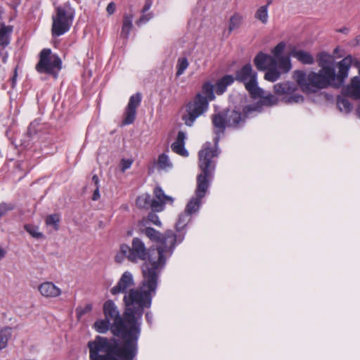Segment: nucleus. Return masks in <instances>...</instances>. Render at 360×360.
Returning a JSON list of instances; mask_svg holds the SVG:
<instances>
[{
    "label": "nucleus",
    "instance_id": "obj_1",
    "mask_svg": "<svg viewBox=\"0 0 360 360\" xmlns=\"http://www.w3.org/2000/svg\"><path fill=\"white\" fill-rule=\"evenodd\" d=\"M105 318L112 323L110 331L114 336L120 337L122 342L115 338L109 341L106 338L96 336L94 341L88 343L91 360H133L138 352L136 333H129L131 324H127L124 315H120L115 302L108 300L103 306Z\"/></svg>",
    "mask_w": 360,
    "mask_h": 360
},
{
    "label": "nucleus",
    "instance_id": "obj_2",
    "mask_svg": "<svg viewBox=\"0 0 360 360\" xmlns=\"http://www.w3.org/2000/svg\"><path fill=\"white\" fill-rule=\"evenodd\" d=\"M141 270L143 280L140 286L130 289L123 297L125 321L127 324H131L129 333L135 332L139 337L144 310L151 306L161 272L157 271V266H150L149 264H143Z\"/></svg>",
    "mask_w": 360,
    "mask_h": 360
},
{
    "label": "nucleus",
    "instance_id": "obj_3",
    "mask_svg": "<svg viewBox=\"0 0 360 360\" xmlns=\"http://www.w3.org/2000/svg\"><path fill=\"white\" fill-rule=\"evenodd\" d=\"M352 61L351 56L340 60L338 64V74L321 69L317 72H311L308 75L302 70H295L293 72V79L302 91L306 93H316L328 86L338 88L347 77Z\"/></svg>",
    "mask_w": 360,
    "mask_h": 360
},
{
    "label": "nucleus",
    "instance_id": "obj_4",
    "mask_svg": "<svg viewBox=\"0 0 360 360\" xmlns=\"http://www.w3.org/2000/svg\"><path fill=\"white\" fill-rule=\"evenodd\" d=\"M144 233L151 240L160 243V245L155 249L149 250L148 262H145L143 264L157 266V271H161L165 266L167 259L172 255L176 243H181L184 235L179 233L176 236L172 230H167L162 234L151 227H146Z\"/></svg>",
    "mask_w": 360,
    "mask_h": 360
},
{
    "label": "nucleus",
    "instance_id": "obj_5",
    "mask_svg": "<svg viewBox=\"0 0 360 360\" xmlns=\"http://www.w3.org/2000/svg\"><path fill=\"white\" fill-rule=\"evenodd\" d=\"M198 156V165L201 172L197 176L195 195L188 201L185 208V210L191 214L197 212L200 209L201 200L205 197L209 188L210 181L212 178L215 167L212 158L217 156V150H210L207 146L199 151Z\"/></svg>",
    "mask_w": 360,
    "mask_h": 360
},
{
    "label": "nucleus",
    "instance_id": "obj_6",
    "mask_svg": "<svg viewBox=\"0 0 360 360\" xmlns=\"http://www.w3.org/2000/svg\"><path fill=\"white\" fill-rule=\"evenodd\" d=\"M245 116H243L240 112L234 110H226L218 113H214L212 116V122L214 128V133L217 136L214 138L215 149L210 148V143H206L205 147H209L212 150H217V144L219 140V136L224 134L226 127L238 129L243 126Z\"/></svg>",
    "mask_w": 360,
    "mask_h": 360
},
{
    "label": "nucleus",
    "instance_id": "obj_7",
    "mask_svg": "<svg viewBox=\"0 0 360 360\" xmlns=\"http://www.w3.org/2000/svg\"><path fill=\"white\" fill-rule=\"evenodd\" d=\"M235 79L245 85L252 97L262 96L263 89L258 86L257 73L253 70L250 63L245 64L236 72Z\"/></svg>",
    "mask_w": 360,
    "mask_h": 360
},
{
    "label": "nucleus",
    "instance_id": "obj_8",
    "mask_svg": "<svg viewBox=\"0 0 360 360\" xmlns=\"http://www.w3.org/2000/svg\"><path fill=\"white\" fill-rule=\"evenodd\" d=\"M208 108L207 99L202 94H197L186 106V113L182 117L185 124L191 127L198 117L207 112Z\"/></svg>",
    "mask_w": 360,
    "mask_h": 360
},
{
    "label": "nucleus",
    "instance_id": "obj_9",
    "mask_svg": "<svg viewBox=\"0 0 360 360\" xmlns=\"http://www.w3.org/2000/svg\"><path fill=\"white\" fill-rule=\"evenodd\" d=\"M61 59L56 55H51L49 49H44L39 54V61L36 65V70L40 73H47L56 76L55 70L61 69Z\"/></svg>",
    "mask_w": 360,
    "mask_h": 360
},
{
    "label": "nucleus",
    "instance_id": "obj_10",
    "mask_svg": "<svg viewBox=\"0 0 360 360\" xmlns=\"http://www.w3.org/2000/svg\"><path fill=\"white\" fill-rule=\"evenodd\" d=\"M120 251L131 262L148 259L149 250L148 251L144 243L139 238H133L131 247L126 244L121 245Z\"/></svg>",
    "mask_w": 360,
    "mask_h": 360
},
{
    "label": "nucleus",
    "instance_id": "obj_11",
    "mask_svg": "<svg viewBox=\"0 0 360 360\" xmlns=\"http://www.w3.org/2000/svg\"><path fill=\"white\" fill-rule=\"evenodd\" d=\"M297 85L290 82L278 83L274 85V90L277 95L287 96L285 102L288 103H300L304 101V97L299 94H294L297 89Z\"/></svg>",
    "mask_w": 360,
    "mask_h": 360
},
{
    "label": "nucleus",
    "instance_id": "obj_12",
    "mask_svg": "<svg viewBox=\"0 0 360 360\" xmlns=\"http://www.w3.org/2000/svg\"><path fill=\"white\" fill-rule=\"evenodd\" d=\"M52 24L53 37H59L63 34L68 30V13L65 8L58 6L56 8V15H53Z\"/></svg>",
    "mask_w": 360,
    "mask_h": 360
},
{
    "label": "nucleus",
    "instance_id": "obj_13",
    "mask_svg": "<svg viewBox=\"0 0 360 360\" xmlns=\"http://www.w3.org/2000/svg\"><path fill=\"white\" fill-rule=\"evenodd\" d=\"M141 101V95L140 93H136L130 96L129 103L125 108L124 117L122 121L124 124H131L134 122L136 108L140 105Z\"/></svg>",
    "mask_w": 360,
    "mask_h": 360
},
{
    "label": "nucleus",
    "instance_id": "obj_14",
    "mask_svg": "<svg viewBox=\"0 0 360 360\" xmlns=\"http://www.w3.org/2000/svg\"><path fill=\"white\" fill-rule=\"evenodd\" d=\"M154 195L155 198L153 199L152 210L155 212L163 210L165 204H172L174 202V199L165 195L162 189L159 186L155 188Z\"/></svg>",
    "mask_w": 360,
    "mask_h": 360
},
{
    "label": "nucleus",
    "instance_id": "obj_15",
    "mask_svg": "<svg viewBox=\"0 0 360 360\" xmlns=\"http://www.w3.org/2000/svg\"><path fill=\"white\" fill-rule=\"evenodd\" d=\"M133 275L129 271H125L118 281L117 283L111 288L110 292L113 295L126 293L127 290L134 285Z\"/></svg>",
    "mask_w": 360,
    "mask_h": 360
},
{
    "label": "nucleus",
    "instance_id": "obj_16",
    "mask_svg": "<svg viewBox=\"0 0 360 360\" xmlns=\"http://www.w3.org/2000/svg\"><path fill=\"white\" fill-rule=\"evenodd\" d=\"M342 93L353 99H360V79L358 77H353L350 83L342 88Z\"/></svg>",
    "mask_w": 360,
    "mask_h": 360
},
{
    "label": "nucleus",
    "instance_id": "obj_17",
    "mask_svg": "<svg viewBox=\"0 0 360 360\" xmlns=\"http://www.w3.org/2000/svg\"><path fill=\"white\" fill-rule=\"evenodd\" d=\"M276 60L273 56L260 52L255 56L254 63L259 70H265Z\"/></svg>",
    "mask_w": 360,
    "mask_h": 360
},
{
    "label": "nucleus",
    "instance_id": "obj_18",
    "mask_svg": "<svg viewBox=\"0 0 360 360\" xmlns=\"http://www.w3.org/2000/svg\"><path fill=\"white\" fill-rule=\"evenodd\" d=\"M318 64L321 70L335 72V60L332 56L322 52L318 56Z\"/></svg>",
    "mask_w": 360,
    "mask_h": 360
},
{
    "label": "nucleus",
    "instance_id": "obj_19",
    "mask_svg": "<svg viewBox=\"0 0 360 360\" xmlns=\"http://www.w3.org/2000/svg\"><path fill=\"white\" fill-rule=\"evenodd\" d=\"M185 139L186 134L182 131H179L176 141L172 144L171 148L174 153L181 156L187 157L188 155V152L184 147Z\"/></svg>",
    "mask_w": 360,
    "mask_h": 360
},
{
    "label": "nucleus",
    "instance_id": "obj_20",
    "mask_svg": "<svg viewBox=\"0 0 360 360\" xmlns=\"http://www.w3.org/2000/svg\"><path fill=\"white\" fill-rule=\"evenodd\" d=\"M39 290L42 296L56 297L60 295L61 290L52 282H44L39 286Z\"/></svg>",
    "mask_w": 360,
    "mask_h": 360
},
{
    "label": "nucleus",
    "instance_id": "obj_21",
    "mask_svg": "<svg viewBox=\"0 0 360 360\" xmlns=\"http://www.w3.org/2000/svg\"><path fill=\"white\" fill-rule=\"evenodd\" d=\"M290 56L304 65H311L314 63V57L307 51L294 49L290 52Z\"/></svg>",
    "mask_w": 360,
    "mask_h": 360
},
{
    "label": "nucleus",
    "instance_id": "obj_22",
    "mask_svg": "<svg viewBox=\"0 0 360 360\" xmlns=\"http://www.w3.org/2000/svg\"><path fill=\"white\" fill-rule=\"evenodd\" d=\"M133 18L134 15L131 13L124 14L120 36L125 39L129 38V33L132 30Z\"/></svg>",
    "mask_w": 360,
    "mask_h": 360
},
{
    "label": "nucleus",
    "instance_id": "obj_23",
    "mask_svg": "<svg viewBox=\"0 0 360 360\" xmlns=\"http://www.w3.org/2000/svg\"><path fill=\"white\" fill-rule=\"evenodd\" d=\"M234 82V77L232 75H226L219 79L215 84V92L218 95L223 94L227 86L232 84Z\"/></svg>",
    "mask_w": 360,
    "mask_h": 360
},
{
    "label": "nucleus",
    "instance_id": "obj_24",
    "mask_svg": "<svg viewBox=\"0 0 360 360\" xmlns=\"http://www.w3.org/2000/svg\"><path fill=\"white\" fill-rule=\"evenodd\" d=\"M13 32V26L1 25L0 29V46H7L10 43L9 34Z\"/></svg>",
    "mask_w": 360,
    "mask_h": 360
},
{
    "label": "nucleus",
    "instance_id": "obj_25",
    "mask_svg": "<svg viewBox=\"0 0 360 360\" xmlns=\"http://www.w3.org/2000/svg\"><path fill=\"white\" fill-rule=\"evenodd\" d=\"M266 70V72L264 75V79L266 80L274 82L279 79L281 72L277 68V60L274 65H271Z\"/></svg>",
    "mask_w": 360,
    "mask_h": 360
},
{
    "label": "nucleus",
    "instance_id": "obj_26",
    "mask_svg": "<svg viewBox=\"0 0 360 360\" xmlns=\"http://www.w3.org/2000/svg\"><path fill=\"white\" fill-rule=\"evenodd\" d=\"M347 97L346 95L342 94L337 98V106L341 112L345 113H349L352 110V105Z\"/></svg>",
    "mask_w": 360,
    "mask_h": 360
},
{
    "label": "nucleus",
    "instance_id": "obj_27",
    "mask_svg": "<svg viewBox=\"0 0 360 360\" xmlns=\"http://www.w3.org/2000/svg\"><path fill=\"white\" fill-rule=\"evenodd\" d=\"M214 87V85L210 82H206L203 84L201 91L198 94H202V95L207 99V102L209 103L215 98Z\"/></svg>",
    "mask_w": 360,
    "mask_h": 360
},
{
    "label": "nucleus",
    "instance_id": "obj_28",
    "mask_svg": "<svg viewBox=\"0 0 360 360\" xmlns=\"http://www.w3.org/2000/svg\"><path fill=\"white\" fill-rule=\"evenodd\" d=\"M191 214L187 212L186 210L179 215L178 220L176 224V230L180 233L191 221Z\"/></svg>",
    "mask_w": 360,
    "mask_h": 360
},
{
    "label": "nucleus",
    "instance_id": "obj_29",
    "mask_svg": "<svg viewBox=\"0 0 360 360\" xmlns=\"http://www.w3.org/2000/svg\"><path fill=\"white\" fill-rule=\"evenodd\" d=\"M153 199L148 193H144L139 196L136 200V205L140 208H149L152 209Z\"/></svg>",
    "mask_w": 360,
    "mask_h": 360
},
{
    "label": "nucleus",
    "instance_id": "obj_30",
    "mask_svg": "<svg viewBox=\"0 0 360 360\" xmlns=\"http://www.w3.org/2000/svg\"><path fill=\"white\" fill-rule=\"evenodd\" d=\"M94 328L99 333H105L110 330V321L106 318L98 319L94 323Z\"/></svg>",
    "mask_w": 360,
    "mask_h": 360
},
{
    "label": "nucleus",
    "instance_id": "obj_31",
    "mask_svg": "<svg viewBox=\"0 0 360 360\" xmlns=\"http://www.w3.org/2000/svg\"><path fill=\"white\" fill-rule=\"evenodd\" d=\"M255 18L261 21L263 24H266L268 22V5L260 6L255 12Z\"/></svg>",
    "mask_w": 360,
    "mask_h": 360
},
{
    "label": "nucleus",
    "instance_id": "obj_32",
    "mask_svg": "<svg viewBox=\"0 0 360 360\" xmlns=\"http://www.w3.org/2000/svg\"><path fill=\"white\" fill-rule=\"evenodd\" d=\"M277 68L281 70V72L286 73L291 69V63L289 57L281 56L277 58Z\"/></svg>",
    "mask_w": 360,
    "mask_h": 360
},
{
    "label": "nucleus",
    "instance_id": "obj_33",
    "mask_svg": "<svg viewBox=\"0 0 360 360\" xmlns=\"http://www.w3.org/2000/svg\"><path fill=\"white\" fill-rule=\"evenodd\" d=\"M243 21V17L238 13H234L229 20V32L231 33L234 30L238 29Z\"/></svg>",
    "mask_w": 360,
    "mask_h": 360
},
{
    "label": "nucleus",
    "instance_id": "obj_34",
    "mask_svg": "<svg viewBox=\"0 0 360 360\" xmlns=\"http://www.w3.org/2000/svg\"><path fill=\"white\" fill-rule=\"evenodd\" d=\"M189 65L188 60L186 57H180L177 60L176 77H179L184 73V71Z\"/></svg>",
    "mask_w": 360,
    "mask_h": 360
},
{
    "label": "nucleus",
    "instance_id": "obj_35",
    "mask_svg": "<svg viewBox=\"0 0 360 360\" xmlns=\"http://www.w3.org/2000/svg\"><path fill=\"white\" fill-rule=\"evenodd\" d=\"M264 91H263V94H262V96L256 97V98H261V103L262 105L271 106V105H276L278 103V99L276 96H274L271 94H269L266 96H264Z\"/></svg>",
    "mask_w": 360,
    "mask_h": 360
},
{
    "label": "nucleus",
    "instance_id": "obj_36",
    "mask_svg": "<svg viewBox=\"0 0 360 360\" xmlns=\"http://www.w3.org/2000/svg\"><path fill=\"white\" fill-rule=\"evenodd\" d=\"M11 336V328H5L0 332V350L7 346V342Z\"/></svg>",
    "mask_w": 360,
    "mask_h": 360
},
{
    "label": "nucleus",
    "instance_id": "obj_37",
    "mask_svg": "<svg viewBox=\"0 0 360 360\" xmlns=\"http://www.w3.org/2000/svg\"><path fill=\"white\" fill-rule=\"evenodd\" d=\"M158 166L161 169H167L172 167V163L169 160L168 156L165 153L161 154L158 157Z\"/></svg>",
    "mask_w": 360,
    "mask_h": 360
},
{
    "label": "nucleus",
    "instance_id": "obj_38",
    "mask_svg": "<svg viewBox=\"0 0 360 360\" xmlns=\"http://www.w3.org/2000/svg\"><path fill=\"white\" fill-rule=\"evenodd\" d=\"M25 229L34 238H42L43 235L41 233L38 231L37 227L31 225V224H26L25 225Z\"/></svg>",
    "mask_w": 360,
    "mask_h": 360
},
{
    "label": "nucleus",
    "instance_id": "obj_39",
    "mask_svg": "<svg viewBox=\"0 0 360 360\" xmlns=\"http://www.w3.org/2000/svg\"><path fill=\"white\" fill-rule=\"evenodd\" d=\"M60 221L58 214L49 215L46 219V224L49 226H53L56 230L58 229V222Z\"/></svg>",
    "mask_w": 360,
    "mask_h": 360
},
{
    "label": "nucleus",
    "instance_id": "obj_40",
    "mask_svg": "<svg viewBox=\"0 0 360 360\" xmlns=\"http://www.w3.org/2000/svg\"><path fill=\"white\" fill-rule=\"evenodd\" d=\"M285 48V44L284 42L282 41L278 44L272 50L273 57L277 60L278 58L281 57L280 55L283 52Z\"/></svg>",
    "mask_w": 360,
    "mask_h": 360
},
{
    "label": "nucleus",
    "instance_id": "obj_41",
    "mask_svg": "<svg viewBox=\"0 0 360 360\" xmlns=\"http://www.w3.org/2000/svg\"><path fill=\"white\" fill-rule=\"evenodd\" d=\"M14 209V206L12 204H8L6 202H2L0 204V218L6 214L8 211L13 210Z\"/></svg>",
    "mask_w": 360,
    "mask_h": 360
},
{
    "label": "nucleus",
    "instance_id": "obj_42",
    "mask_svg": "<svg viewBox=\"0 0 360 360\" xmlns=\"http://www.w3.org/2000/svg\"><path fill=\"white\" fill-rule=\"evenodd\" d=\"M148 219L149 221H150L151 223H153V224H155L158 226H161V221H160L158 216L155 213H153V212L150 213L148 216Z\"/></svg>",
    "mask_w": 360,
    "mask_h": 360
},
{
    "label": "nucleus",
    "instance_id": "obj_43",
    "mask_svg": "<svg viewBox=\"0 0 360 360\" xmlns=\"http://www.w3.org/2000/svg\"><path fill=\"white\" fill-rule=\"evenodd\" d=\"M153 17L152 13H147L142 15V16L139 18V20L136 22V24L140 26L142 24H144L147 22L148 20H150Z\"/></svg>",
    "mask_w": 360,
    "mask_h": 360
},
{
    "label": "nucleus",
    "instance_id": "obj_44",
    "mask_svg": "<svg viewBox=\"0 0 360 360\" xmlns=\"http://www.w3.org/2000/svg\"><path fill=\"white\" fill-rule=\"evenodd\" d=\"M132 162L133 161L131 160H129V159H122V161H121V169L122 172H124L125 170H127V169H129L131 165H132Z\"/></svg>",
    "mask_w": 360,
    "mask_h": 360
},
{
    "label": "nucleus",
    "instance_id": "obj_45",
    "mask_svg": "<svg viewBox=\"0 0 360 360\" xmlns=\"http://www.w3.org/2000/svg\"><path fill=\"white\" fill-rule=\"evenodd\" d=\"M115 8H116L115 4L113 2H110V4H108V5L106 8V11L108 12V13L109 15H112L115 13Z\"/></svg>",
    "mask_w": 360,
    "mask_h": 360
},
{
    "label": "nucleus",
    "instance_id": "obj_46",
    "mask_svg": "<svg viewBox=\"0 0 360 360\" xmlns=\"http://www.w3.org/2000/svg\"><path fill=\"white\" fill-rule=\"evenodd\" d=\"M91 184H94V188H100V180L96 174H94L91 178Z\"/></svg>",
    "mask_w": 360,
    "mask_h": 360
},
{
    "label": "nucleus",
    "instance_id": "obj_47",
    "mask_svg": "<svg viewBox=\"0 0 360 360\" xmlns=\"http://www.w3.org/2000/svg\"><path fill=\"white\" fill-rule=\"evenodd\" d=\"M152 4H153V0H146L144 6L142 9V12L145 13L147 11H148L151 7Z\"/></svg>",
    "mask_w": 360,
    "mask_h": 360
},
{
    "label": "nucleus",
    "instance_id": "obj_48",
    "mask_svg": "<svg viewBox=\"0 0 360 360\" xmlns=\"http://www.w3.org/2000/svg\"><path fill=\"white\" fill-rule=\"evenodd\" d=\"M99 188H94V191L92 195V200L96 201L98 200L100 198V193H99Z\"/></svg>",
    "mask_w": 360,
    "mask_h": 360
},
{
    "label": "nucleus",
    "instance_id": "obj_49",
    "mask_svg": "<svg viewBox=\"0 0 360 360\" xmlns=\"http://www.w3.org/2000/svg\"><path fill=\"white\" fill-rule=\"evenodd\" d=\"M124 257H126V256L123 255L120 250V252L115 256V261L118 263H121Z\"/></svg>",
    "mask_w": 360,
    "mask_h": 360
},
{
    "label": "nucleus",
    "instance_id": "obj_50",
    "mask_svg": "<svg viewBox=\"0 0 360 360\" xmlns=\"http://www.w3.org/2000/svg\"><path fill=\"white\" fill-rule=\"evenodd\" d=\"M17 76H18V74H17V68H15V71H14V75L11 79V82H12V86L13 87L14 86V84L15 83V81H16V78H17Z\"/></svg>",
    "mask_w": 360,
    "mask_h": 360
},
{
    "label": "nucleus",
    "instance_id": "obj_51",
    "mask_svg": "<svg viewBox=\"0 0 360 360\" xmlns=\"http://www.w3.org/2000/svg\"><path fill=\"white\" fill-rule=\"evenodd\" d=\"M338 32L347 34L349 32V29L347 27H343L338 30Z\"/></svg>",
    "mask_w": 360,
    "mask_h": 360
},
{
    "label": "nucleus",
    "instance_id": "obj_52",
    "mask_svg": "<svg viewBox=\"0 0 360 360\" xmlns=\"http://www.w3.org/2000/svg\"><path fill=\"white\" fill-rule=\"evenodd\" d=\"M152 318H153L152 314H151L150 313H149V312H147V313H146V319L147 321H148L149 323H151V321H152Z\"/></svg>",
    "mask_w": 360,
    "mask_h": 360
},
{
    "label": "nucleus",
    "instance_id": "obj_53",
    "mask_svg": "<svg viewBox=\"0 0 360 360\" xmlns=\"http://www.w3.org/2000/svg\"><path fill=\"white\" fill-rule=\"evenodd\" d=\"M6 255V251L0 247V259L4 258Z\"/></svg>",
    "mask_w": 360,
    "mask_h": 360
},
{
    "label": "nucleus",
    "instance_id": "obj_54",
    "mask_svg": "<svg viewBox=\"0 0 360 360\" xmlns=\"http://www.w3.org/2000/svg\"><path fill=\"white\" fill-rule=\"evenodd\" d=\"M246 110H247V112H249L250 111L255 110V109L252 106L249 105V106L246 107Z\"/></svg>",
    "mask_w": 360,
    "mask_h": 360
},
{
    "label": "nucleus",
    "instance_id": "obj_55",
    "mask_svg": "<svg viewBox=\"0 0 360 360\" xmlns=\"http://www.w3.org/2000/svg\"><path fill=\"white\" fill-rule=\"evenodd\" d=\"M68 18H69V21L73 18V14H72V13L70 10H69Z\"/></svg>",
    "mask_w": 360,
    "mask_h": 360
},
{
    "label": "nucleus",
    "instance_id": "obj_56",
    "mask_svg": "<svg viewBox=\"0 0 360 360\" xmlns=\"http://www.w3.org/2000/svg\"><path fill=\"white\" fill-rule=\"evenodd\" d=\"M357 115H358V117L360 118V104H359V106L357 109Z\"/></svg>",
    "mask_w": 360,
    "mask_h": 360
},
{
    "label": "nucleus",
    "instance_id": "obj_57",
    "mask_svg": "<svg viewBox=\"0 0 360 360\" xmlns=\"http://www.w3.org/2000/svg\"><path fill=\"white\" fill-rule=\"evenodd\" d=\"M98 226H99V228H101V229L103 228V222H102V221H100V222L98 223Z\"/></svg>",
    "mask_w": 360,
    "mask_h": 360
},
{
    "label": "nucleus",
    "instance_id": "obj_58",
    "mask_svg": "<svg viewBox=\"0 0 360 360\" xmlns=\"http://www.w3.org/2000/svg\"><path fill=\"white\" fill-rule=\"evenodd\" d=\"M6 59H7V54H6V55L3 57V62H4V63H6Z\"/></svg>",
    "mask_w": 360,
    "mask_h": 360
},
{
    "label": "nucleus",
    "instance_id": "obj_59",
    "mask_svg": "<svg viewBox=\"0 0 360 360\" xmlns=\"http://www.w3.org/2000/svg\"><path fill=\"white\" fill-rule=\"evenodd\" d=\"M272 2H273V0H267L266 5H268V6H269V5H271L272 4Z\"/></svg>",
    "mask_w": 360,
    "mask_h": 360
},
{
    "label": "nucleus",
    "instance_id": "obj_60",
    "mask_svg": "<svg viewBox=\"0 0 360 360\" xmlns=\"http://www.w3.org/2000/svg\"><path fill=\"white\" fill-rule=\"evenodd\" d=\"M356 40H357L358 43L360 42V35L357 37Z\"/></svg>",
    "mask_w": 360,
    "mask_h": 360
},
{
    "label": "nucleus",
    "instance_id": "obj_61",
    "mask_svg": "<svg viewBox=\"0 0 360 360\" xmlns=\"http://www.w3.org/2000/svg\"><path fill=\"white\" fill-rule=\"evenodd\" d=\"M86 308H87V309H88V310H90V309H91V307H89V306H87V307H86Z\"/></svg>",
    "mask_w": 360,
    "mask_h": 360
},
{
    "label": "nucleus",
    "instance_id": "obj_62",
    "mask_svg": "<svg viewBox=\"0 0 360 360\" xmlns=\"http://www.w3.org/2000/svg\"><path fill=\"white\" fill-rule=\"evenodd\" d=\"M359 75H360V68H359Z\"/></svg>",
    "mask_w": 360,
    "mask_h": 360
}]
</instances>
